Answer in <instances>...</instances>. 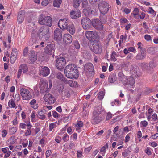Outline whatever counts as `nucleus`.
<instances>
[{
	"instance_id": "dca6fc26",
	"label": "nucleus",
	"mask_w": 158,
	"mask_h": 158,
	"mask_svg": "<svg viewBox=\"0 0 158 158\" xmlns=\"http://www.w3.org/2000/svg\"><path fill=\"white\" fill-rule=\"evenodd\" d=\"M18 54L17 49L15 48H13L11 54L10 58L11 63L13 64L17 59V56Z\"/></svg>"
},
{
	"instance_id": "e2e57ef3",
	"label": "nucleus",
	"mask_w": 158,
	"mask_h": 158,
	"mask_svg": "<svg viewBox=\"0 0 158 158\" xmlns=\"http://www.w3.org/2000/svg\"><path fill=\"white\" fill-rule=\"evenodd\" d=\"M129 51L131 52L135 53L136 52L135 48L134 47H131L129 48H128Z\"/></svg>"
},
{
	"instance_id": "b1692460",
	"label": "nucleus",
	"mask_w": 158,
	"mask_h": 158,
	"mask_svg": "<svg viewBox=\"0 0 158 158\" xmlns=\"http://www.w3.org/2000/svg\"><path fill=\"white\" fill-rule=\"evenodd\" d=\"M84 69L86 72H89L92 71L94 69L93 64L90 63L86 64L84 66Z\"/></svg>"
},
{
	"instance_id": "f3484780",
	"label": "nucleus",
	"mask_w": 158,
	"mask_h": 158,
	"mask_svg": "<svg viewBox=\"0 0 158 158\" xmlns=\"http://www.w3.org/2000/svg\"><path fill=\"white\" fill-rule=\"evenodd\" d=\"M81 12L79 10L72 11L70 12L71 17L73 19H76L79 18L81 16Z\"/></svg>"
},
{
	"instance_id": "ea45409f",
	"label": "nucleus",
	"mask_w": 158,
	"mask_h": 158,
	"mask_svg": "<svg viewBox=\"0 0 158 158\" xmlns=\"http://www.w3.org/2000/svg\"><path fill=\"white\" fill-rule=\"evenodd\" d=\"M16 139L13 137H11L8 140L9 145L14 144L15 141Z\"/></svg>"
},
{
	"instance_id": "f257e3e1",
	"label": "nucleus",
	"mask_w": 158,
	"mask_h": 158,
	"mask_svg": "<svg viewBox=\"0 0 158 158\" xmlns=\"http://www.w3.org/2000/svg\"><path fill=\"white\" fill-rule=\"evenodd\" d=\"M102 111V106H99L95 107L93 112V116L92 118V123L94 124L99 123L102 121L101 117H99L98 115L101 113Z\"/></svg>"
},
{
	"instance_id": "8fccbe9b",
	"label": "nucleus",
	"mask_w": 158,
	"mask_h": 158,
	"mask_svg": "<svg viewBox=\"0 0 158 158\" xmlns=\"http://www.w3.org/2000/svg\"><path fill=\"white\" fill-rule=\"evenodd\" d=\"M28 51V47H26L24 49L23 52V56L24 57H26L27 56V53Z\"/></svg>"
},
{
	"instance_id": "f8f14e48",
	"label": "nucleus",
	"mask_w": 158,
	"mask_h": 158,
	"mask_svg": "<svg viewBox=\"0 0 158 158\" xmlns=\"http://www.w3.org/2000/svg\"><path fill=\"white\" fill-rule=\"evenodd\" d=\"M93 48H91L92 51L95 53L99 54L101 53L102 51L101 46L98 43L93 44L92 45Z\"/></svg>"
},
{
	"instance_id": "de8ad7c7",
	"label": "nucleus",
	"mask_w": 158,
	"mask_h": 158,
	"mask_svg": "<svg viewBox=\"0 0 158 158\" xmlns=\"http://www.w3.org/2000/svg\"><path fill=\"white\" fill-rule=\"evenodd\" d=\"M62 139L65 142H67L69 140V136L66 134H64Z\"/></svg>"
},
{
	"instance_id": "cd10ccee",
	"label": "nucleus",
	"mask_w": 158,
	"mask_h": 158,
	"mask_svg": "<svg viewBox=\"0 0 158 158\" xmlns=\"http://www.w3.org/2000/svg\"><path fill=\"white\" fill-rule=\"evenodd\" d=\"M140 53L137 54L136 56V59L137 60H142L144 59L146 56V51H140Z\"/></svg>"
},
{
	"instance_id": "a19ab883",
	"label": "nucleus",
	"mask_w": 158,
	"mask_h": 158,
	"mask_svg": "<svg viewBox=\"0 0 158 158\" xmlns=\"http://www.w3.org/2000/svg\"><path fill=\"white\" fill-rule=\"evenodd\" d=\"M105 93L103 91H100L98 94V98L99 100H102L103 98Z\"/></svg>"
},
{
	"instance_id": "9d476101",
	"label": "nucleus",
	"mask_w": 158,
	"mask_h": 158,
	"mask_svg": "<svg viewBox=\"0 0 158 158\" xmlns=\"http://www.w3.org/2000/svg\"><path fill=\"white\" fill-rule=\"evenodd\" d=\"M66 76L68 78L77 79L78 77V73L77 69H74L68 73L65 74Z\"/></svg>"
},
{
	"instance_id": "423d86ee",
	"label": "nucleus",
	"mask_w": 158,
	"mask_h": 158,
	"mask_svg": "<svg viewBox=\"0 0 158 158\" xmlns=\"http://www.w3.org/2000/svg\"><path fill=\"white\" fill-rule=\"evenodd\" d=\"M98 8L101 13L105 14L109 10V4L105 1H102L99 4Z\"/></svg>"
},
{
	"instance_id": "774afa93",
	"label": "nucleus",
	"mask_w": 158,
	"mask_h": 158,
	"mask_svg": "<svg viewBox=\"0 0 158 158\" xmlns=\"http://www.w3.org/2000/svg\"><path fill=\"white\" fill-rule=\"evenodd\" d=\"M120 21L121 23L122 24L126 23L128 21L127 19L125 18H122L121 19Z\"/></svg>"
},
{
	"instance_id": "37998d69",
	"label": "nucleus",
	"mask_w": 158,
	"mask_h": 158,
	"mask_svg": "<svg viewBox=\"0 0 158 158\" xmlns=\"http://www.w3.org/2000/svg\"><path fill=\"white\" fill-rule=\"evenodd\" d=\"M56 122L52 123L49 125V131H51L54 128L56 127Z\"/></svg>"
},
{
	"instance_id": "2eb2a0df",
	"label": "nucleus",
	"mask_w": 158,
	"mask_h": 158,
	"mask_svg": "<svg viewBox=\"0 0 158 158\" xmlns=\"http://www.w3.org/2000/svg\"><path fill=\"white\" fill-rule=\"evenodd\" d=\"M63 40L64 43L66 44H69L73 40L72 36L69 34H64L63 36Z\"/></svg>"
},
{
	"instance_id": "39448f33",
	"label": "nucleus",
	"mask_w": 158,
	"mask_h": 158,
	"mask_svg": "<svg viewBox=\"0 0 158 158\" xmlns=\"http://www.w3.org/2000/svg\"><path fill=\"white\" fill-rule=\"evenodd\" d=\"M19 92L23 100L28 101L32 98V96L29 91L26 88H21Z\"/></svg>"
},
{
	"instance_id": "f704fd0d",
	"label": "nucleus",
	"mask_w": 158,
	"mask_h": 158,
	"mask_svg": "<svg viewBox=\"0 0 158 158\" xmlns=\"http://www.w3.org/2000/svg\"><path fill=\"white\" fill-rule=\"evenodd\" d=\"M44 110H41L38 112V114L39 116V117L41 119H44L45 118V116L44 115L45 112H44Z\"/></svg>"
},
{
	"instance_id": "ddd939ff",
	"label": "nucleus",
	"mask_w": 158,
	"mask_h": 158,
	"mask_svg": "<svg viewBox=\"0 0 158 158\" xmlns=\"http://www.w3.org/2000/svg\"><path fill=\"white\" fill-rule=\"evenodd\" d=\"M69 21L66 19H60L58 22V25L61 29H66L69 25Z\"/></svg>"
},
{
	"instance_id": "6e6552de",
	"label": "nucleus",
	"mask_w": 158,
	"mask_h": 158,
	"mask_svg": "<svg viewBox=\"0 0 158 158\" xmlns=\"http://www.w3.org/2000/svg\"><path fill=\"white\" fill-rule=\"evenodd\" d=\"M43 99L45 102L47 104H53L56 101L54 97L49 93L45 94L43 97Z\"/></svg>"
},
{
	"instance_id": "393cba45",
	"label": "nucleus",
	"mask_w": 158,
	"mask_h": 158,
	"mask_svg": "<svg viewBox=\"0 0 158 158\" xmlns=\"http://www.w3.org/2000/svg\"><path fill=\"white\" fill-rule=\"evenodd\" d=\"M67 31L69 32L71 34H73L75 32V29L74 25L71 23L69 24L68 26L66 28Z\"/></svg>"
},
{
	"instance_id": "6e6d98bb",
	"label": "nucleus",
	"mask_w": 158,
	"mask_h": 158,
	"mask_svg": "<svg viewBox=\"0 0 158 158\" xmlns=\"http://www.w3.org/2000/svg\"><path fill=\"white\" fill-rule=\"evenodd\" d=\"M112 114L110 113H108L106 117V120H109L112 118Z\"/></svg>"
},
{
	"instance_id": "c03bdc74",
	"label": "nucleus",
	"mask_w": 158,
	"mask_h": 158,
	"mask_svg": "<svg viewBox=\"0 0 158 158\" xmlns=\"http://www.w3.org/2000/svg\"><path fill=\"white\" fill-rule=\"evenodd\" d=\"M139 9L137 8H135L132 13L135 18H138L136 16L139 15Z\"/></svg>"
},
{
	"instance_id": "1a4fd4ad",
	"label": "nucleus",
	"mask_w": 158,
	"mask_h": 158,
	"mask_svg": "<svg viewBox=\"0 0 158 158\" xmlns=\"http://www.w3.org/2000/svg\"><path fill=\"white\" fill-rule=\"evenodd\" d=\"M81 23L82 27L85 29H88L91 27L92 22L90 19L87 17L82 19Z\"/></svg>"
},
{
	"instance_id": "aec40b11",
	"label": "nucleus",
	"mask_w": 158,
	"mask_h": 158,
	"mask_svg": "<svg viewBox=\"0 0 158 158\" xmlns=\"http://www.w3.org/2000/svg\"><path fill=\"white\" fill-rule=\"evenodd\" d=\"M54 46L52 44L47 45L46 47V52L48 54L51 55L54 52Z\"/></svg>"
},
{
	"instance_id": "a211bd4d",
	"label": "nucleus",
	"mask_w": 158,
	"mask_h": 158,
	"mask_svg": "<svg viewBox=\"0 0 158 158\" xmlns=\"http://www.w3.org/2000/svg\"><path fill=\"white\" fill-rule=\"evenodd\" d=\"M54 37L56 40H59L61 39L62 35V31L59 29H56L54 32Z\"/></svg>"
},
{
	"instance_id": "3c124183",
	"label": "nucleus",
	"mask_w": 158,
	"mask_h": 158,
	"mask_svg": "<svg viewBox=\"0 0 158 158\" xmlns=\"http://www.w3.org/2000/svg\"><path fill=\"white\" fill-rule=\"evenodd\" d=\"M148 12L149 13L155 15H156V14L155 11L153 9L152 7H149L148 9Z\"/></svg>"
},
{
	"instance_id": "bf43d9fd",
	"label": "nucleus",
	"mask_w": 158,
	"mask_h": 158,
	"mask_svg": "<svg viewBox=\"0 0 158 158\" xmlns=\"http://www.w3.org/2000/svg\"><path fill=\"white\" fill-rule=\"evenodd\" d=\"M77 156L78 158H81L82 157V153L81 151H77Z\"/></svg>"
},
{
	"instance_id": "473e14b6",
	"label": "nucleus",
	"mask_w": 158,
	"mask_h": 158,
	"mask_svg": "<svg viewBox=\"0 0 158 158\" xmlns=\"http://www.w3.org/2000/svg\"><path fill=\"white\" fill-rule=\"evenodd\" d=\"M69 89L68 88L65 89L63 91V93L61 94L63 96H66V97H69L70 95Z\"/></svg>"
},
{
	"instance_id": "338daca9",
	"label": "nucleus",
	"mask_w": 158,
	"mask_h": 158,
	"mask_svg": "<svg viewBox=\"0 0 158 158\" xmlns=\"http://www.w3.org/2000/svg\"><path fill=\"white\" fill-rule=\"evenodd\" d=\"M115 55L116 54L115 52L113 53L111 56V60L113 61H115L117 60L115 56Z\"/></svg>"
},
{
	"instance_id": "09e8293b",
	"label": "nucleus",
	"mask_w": 158,
	"mask_h": 158,
	"mask_svg": "<svg viewBox=\"0 0 158 158\" xmlns=\"http://www.w3.org/2000/svg\"><path fill=\"white\" fill-rule=\"evenodd\" d=\"M64 86L63 85H61L58 87V89L59 92L60 94L63 93V91L64 90Z\"/></svg>"
},
{
	"instance_id": "f03ea898",
	"label": "nucleus",
	"mask_w": 158,
	"mask_h": 158,
	"mask_svg": "<svg viewBox=\"0 0 158 158\" xmlns=\"http://www.w3.org/2000/svg\"><path fill=\"white\" fill-rule=\"evenodd\" d=\"M135 80L133 77H126L123 78L122 82L123 85L130 91L133 90L132 88H133L135 84Z\"/></svg>"
},
{
	"instance_id": "6ab92c4d",
	"label": "nucleus",
	"mask_w": 158,
	"mask_h": 158,
	"mask_svg": "<svg viewBox=\"0 0 158 158\" xmlns=\"http://www.w3.org/2000/svg\"><path fill=\"white\" fill-rule=\"evenodd\" d=\"M50 69L47 67H44L42 68L40 70V74L43 76H48L50 74Z\"/></svg>"
},
{
	"instance_id": "603ef678",
	"label": "nucleus",
	"mask_w": 158,
	"mask_h": 158,
	"mask_svg": "<svg viewBox=\"0 0 158 158\" xmlns=\"http://www.w3.org/2000/svg\"><path fill=\"white\" fill-rule=\"evenodd\" d=\"M148 122L145 120L143 121L140 122V125H141V127H146L148 125Z\"/></svg>"
},
{
	"instance_id": "4c0bfd02",
	"label": "nucleus",
	"mask_w": 158,
	"mask_h": 158,
	"mask_svg": "<svg viewBox=\"0 0 158 158\" xmlns=\"http://www.w3.org/2000/svg\"><path fill=\"white\" fill-rule=\"evenodd\" d=\"M108 148V145L107 143L105 146H103L101 148L100 150V152H102L101 154L102 155V156H104V155L106 152V148Z\"/></svg>"
},
{
	"instance_id": "7c9ffc66",
	"label": "nucleus",
	"mask_w": 158,
	"mask_h": 158,
	"mask_svg": "<svg viewBox=\"0 0 158 158\" xmlns=\"http://www.w3.org/2000/svg\"><path fill=\"white\" fill-rule=\"evenodd\" d=\"M56 77L57 79L62 81L64 83L66 79L64 75L60 72H59L56 74Z\"/></svg>"
},
{
	"instance_id": "c756f323",
	"label": "nucleus",
	"mask_w": 158,
	"mask_h": 158,
	"mask_svg": "<svg viewBox=\"0 0 158 158\" xmlns=\"http://www.w3.org/2000/svg\"><path fill=\"white\" fill-rule=\"evenodd\" d=\"M29 58L31 61L32 62H34L37 60V56L35 52H32L30 53Z\"/></svg>"
},
{
	"instance_id": "58836bf2",
	"label": "nucleus",
	"mask_w": 158,
	"mask_h": 158,
	"mask_svg": "<svg viewBox=\"0 0 158 158\" xmlns=\"http://www.w3.org/2000/svg\"><path fill=\"white\" fill-rule=\"evenodd\" d=\"M81 2V0H74L73 2V6L75 8L78 7L80 5Z\"/></svg>"
},
{
	"instance_id": "680f3d73",
	"label": "nucleus",
	"mask_w": 158,
	"mask_h": 158,
	"mask_svg": "<svg viewBox=\"0 0 158 158\" xmlns=\"http://www.w3.org/2000/svg\"><path fill=\"white\" fill-rule=\"evenodd\" d=\"M100 20L102 23H105L106 22V18L105 16H104L102 17H101Z\"/></svg>"
},
{
	"instance_id": "79ce46f5",
	"label": "nucleus",
	"mask_w": 158,
	"mask_h": 158,
	"mask_svg": "<svg viewBox=\"0 0 158 158\" xmlns=\"http://www.w3.org/2000/svg\"><path fill=\"white\" fill-rule=\"evenodd\" d=\"M130 149L129 148L127 149L124 152L122 153V155L124 157H126L128 156L131 152Z\"/></svg>"
},
{
	"instance_id": "4be33fe9",
	"label": "nucleus",
	"mask_w": 158,
	"mask_h": 158,
	"mask_svg": "<svg viewBox=\"0 0 158 158\" xmlns=\"http://www.w3.org/2000/svg\"><path fill=\"white\" fill-rule=\"evenodd\" d=\"M77 69L76 66L74 64H69L67 65L64 69V73L65 74L66 73H69L70 71L73 70L74 69Z\"/></svg>"
},
{
	"instance_id": "412c9836",
	"label": "nucleus",
	"mask_w": 158,
	"mask_h": 158,
	"mask_svg": "<svg viewBox=\"0 0 158 158\" xmlns=\"http://www.w3.org/2000/svg\"><path fill=\"white\" fill-rule=\"evenodd\" d=\"M130 73L133 77H136L139 76V70L137 68L133 67L130 71Z\"/></svg>"
},
{
	"instance_id": "0e129e2a",
	"label": "nucleus",
	"mask_w": 158,
	"mask_h": 158,
	"mask_svg": "<svg viewBox=\"0 0 158 158\" xmlns=\"http://www.w3.org/2000/svg\"><path fill=\"white\" fill-rule=\"evenodd\" d=\"M52 115L55 118H58L59 117V114L56 111H52Z\"/></svg>"
},
{
	"instance_id": "5fc2aeb1",
	"label": "nucleus",
	"mask_w": 158,
	"mask_h": 158,
	"mask_svg": "<svg viewBox=\"0 0 158 158\" xmlns=\"http://www.w3.org/2000/svg\"><path fill=\"white\" fill-rule=\"evenodd\" d=\"M74 45L77 49H79L80 48L79 44L77 41H74Z\"/></svg>"
},
{
	"instance_id": "052dcab7",
	"label": "nucleus",
	"mask_w": 158,
	"mask_h": 158,
	"mask_svg": "<svg viewBox=\"0 0 158 158\" xmlns=\"http://www.w3.org/2000/svg\"><path fill=\"white\" fill-rule=\"evenodd\" d=\"M92 11H91V12L88 11L87 9H84L83 10V12L84 13L85 16H87L90 13L92 14Z\"/></svg>"
},
{
	"instance_id": "13d9d810",
	"label": "nucleus",
	"mask_w": 158,
	"mask_h": 158,
	"mask_svg": "<svg viewBox=\"0 0 158 158\" xmlns=\"http://www.w3.org/2000/svg\"><path fill=\"white\" fill-rule=\"evenodd\" d=\"M7 131L5 130H3L2 132V137H5L7 135Z\"/></svg>"
},
{
	"instance_id": "7ed1b4c3",
	"label": "nucleus",
	"mask_w": 158,
	"mask_h": 158,
	"mask_svg": "<svg viewBox=\"0 0 158 158\" xmlns=\"http://www.w3.org/2000/svg\"><path fill=\"white\" fill-rule=\"evenodd\" d=\"M38 22L40 24L51 27L52 26V18L49 16H46L41 14L39 16Z\"/></svg>"
},
{
	"instance_id": "5701e85b",
	"label": "nucleus",
	"mask_w": 158,
	"mask_h": 158,
	"mask_svg": "<svg viewBox=\"0 0 158 158\" xmlns=\"http://www.w3.org/2000/svg\"><path fill=\"white\" fill-rule=\"evenodd\" d=\"M85 35L87 39L91 40L95 38L96 33L93 31H87L85 33Z\"/></svg>"
},
{
	"instance_id": "9b49d317",
	"label": "nucleus",
	"mask_w": 158,
	"mask_h": 158,
	"mask_svg": "<svg viewBox=\"0 0 158 158\" xmlns=\"http://www.w3.org/2000/svg\"><path fill=\"white\" fill-rule=\"evenodd\" d=\"M92 23L93 27L95 29L99 30H102L103 29V26L102 23L98 19H94Z\"/></svg>"
},
{
	"instance_id": "a878e982",
	"label": "nucleus",
	"mask_w": 158,
	"mask_h": 158,
	"mask_svg": "<svg viewBox=\"0 0 158 158\" xmlns=\"http://www.w3.org/2000/svg\"><path fill=\"white\" fill-rule=\"evenodd\" d=\"M24 13L23 11H21L19 12V16L17 18L18 22L19 23H21L23 22L24 19Z\"/></svg>"
},
{
	"instance_id": "c9c22d12",
	"label": "nucleus",
	"mask_w": 158,
	"mask_h": 158,
	"mask_svg": "<svg viewBox=\"0 0 158 158\" xmlns=\"http://www.w3.org/2000/svg\"><path fill=\"white\" fill-rule=\"evenodd\" d=\"M116 76L114 74H112L109 76L108 81L110 83H113L116 81Z\"/></svg>"
},
{
	"instance_id": "2f4dec72",
	"label": "nucleus",
	"mask_w": 158,
	"mask_h": 158,
	"mask_svg": "<svg viewBox=\"0 0 158 158\" xmlns=\"http://www.w3.org/2000/svg\"><path fill=\"white\" fill-rule=\"evenodd\" d=\"M8 105V106L10 108H14L15 109L17 108V106L13 99H11L9 101Z\"/></svg>"
},
{
	"instance_id": "c85d7f7f",
	"label": "nucleus",
	"mask_w": 158,
	"mask_h": 158,
	"mask_svg": "<svg viewBox=\"0 0 158 158\" xmlns=\"http://www.w3.org/2000/svg\"><path fill=\"white\" fill-rule=\"evenodd\" d=\"M64 83L68 84L71 87H76L77 85V82L72 80H68L67 79L65 81Z\"/></svg>"
},
{
	"instance_id": "72a5a7b5",
	"label": "nucleus",
	"mask_w": 158,
	"mask_h": 158,
	"mask_svg": "<svg viewBox=\"0 0 158 158\" xmlns=\"http://www.w3.org/2000/svg\"><path fill=\"white\" fill-rule=\"evenodd\" d=\"M19 69L23 71V73H25L27 72L28 68L27 66L24 64H23L21 65L19 67Z\"/></svg>"
},
{
	"instance_id": "49530a36",
	"label": "nucleus",
	"mask_w": 158,
	"mask_h": 158,
	"mask_svg": "<svg viewBox=\"0 0 158 158\" xmlns=\"http://www.w3.org/2000/svg\"><path fill=\"white\" fill-rule=\"evenodd\" d=\"M35 112L34 111L32 112L31 114V120L32 122H35Z\"/></svg>"
},
{
	"instance_id": "69168bd1",
	"label": "nucleus",
	"mask_w": 158,
	"mask_h": 158,
	"mask_svg": "<svg viewBox=\"0 0 158 158\" xmlns=\"http://www.w3.org/2000/svg\"><path fill=\"white\" fill-rule=\"evenodd\" d=\"M61 140V139L60 136H57L55 138V141L58 143H59Z\"/></svg>"
},
{
	"instance_id": "bb28decb",
	"label": "nucleus",
	"mask_w": 158,
	"mask_h": 158,
	"mask_svg": "<svg viewBox=\"0 0 158 158\" xmlns=\"http://www.w3.org/2000/svg\"><path fill=\"white\" fill-rule=\"evenodd\" d=\"M83 126V123L81 121H77L75 125V128L77 131L79 132L81 131V129Z\"/></svg>"
},
{
	"instance_id": "0eeeda50",
	"label": "nucleus",
	"mask_w": 158,
	"mask_h": 158,
	"mask_svg": "<svg viewBox=\"0 0 158 158\" xmlns=\"http://www.w3.org/2000/svg\"><path fill=\"white\" fill-rule=\"evenodd\" d=\"M66 64V60L63 57L58 58L56 61V65L59 70H61L64 68Z\"/></svg>"
},
{
	"instance_id": "864d4df0",
	"label": "nucleus",
	"mask_w": 158,
	"mask_h": 158,
	"mask_svg": "<svg viewBox=\"0 0 158 158\" xmlns=\"http://www.w3.org/2000/svg\"><path fill=\"white\" fill-rule=\"evenodd\" d=\"M141 45V43L140 42H139L137 44L138 48L140 50V52L145 51L144 49L142 48Z\"/></svg>"
},
{
	"instance_id": "4d7b16f0",
	"label": "nucleus",
	"mask_w": 158,
	"mask_h": 158,
	"mask_svg": "<svg viewBox=\"0 0 158 158\" xmlns=\"http://www.w3.org/2000/svg\"><path fill=\"white\" fill-rule=\"evenodd\" d=\"M149 67L150 68H153L156 66V63L153 61H151L149 63Z\"/></svg>"
},
{
	"instance_id": "4468645a",
	"label": "nucleus",
	"mask_w": 158,
	"mask_h": 158,
	"mask_svg": "<svg viewBox=\"0 0 158 158\" xmlns=\"http://www.w3.org/2000/svg\"><path fill=\"white\" fill-rule=\"evenodd\" d=\"M49 28L45 27H41L39 31V33L40 35L42 36L46 35L48 38H49L48 33Z\"/></svg>"
},
{
	"instance_id": "a18cd8bd",
	"label": "nucleus",
	"mask_w": 158,
	"mask_h": 158,
	"mask_svg": "<svg viewBox=\"0 0 158 158\" xmlns=\"http://www.w3.org/2000/svg\"><path fill=\"white\" fill-rule=\"evenodd\" d=\"M17 130V127H13L9 129V132L11 134H13L16 132Z\"/></svg>"
},
{
	"instance_id": "e433bc0d",
	"label": "nucleus",
	"mask_w": 158,
	"mask_h": 158,
	"mask_svg": "<svg viewBox=\"0 0 158 158\" xmlns=\"http://www.w3.org/2000/svg\"><path fill=\"white\" fill-rule=\"evenodd\" d=\"M62 2V0H54L53 2V6L55 7H59Z\"/></svg>"
},
{
	"instance_id": "20e7f679",
	"label": "nucleus",
	"mask_w": 158,
	"mask_h": 158,
	"mask_svg": "<svg viewBox=\"0 0 158 158\" xmlns=\"http://www.w3.org/2000/svg\"><path fill=\"white\" fill-rule=\"evenodd\" d=\"M49 86L48 88V82L47 81L41 80L39 84V87L40 89V93H44L51 89L52 86V83L51 81H49Z\"/></svg>"
}]
</instances>
